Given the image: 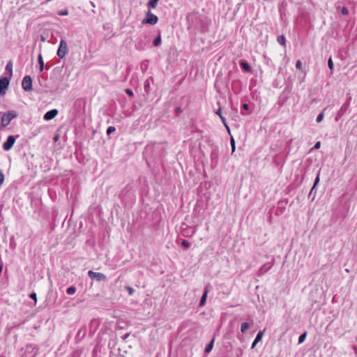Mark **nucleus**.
Here are the masks:
<instances>
[{
  "label": "nucleus",
  "instance_id": "f257e3e1",
  "mask_svg": "<svg viewBox=\"0 0 357 357\" xmlns=\"http://www.w3.org/2000/svg\"><path fill=\"white\" fill-rule=\"evenodd\" d=\"M17 116V114L15 111L11 110L7 112H5L2 114L0 124L3 128L8 126L10 121L15 119Z\"/></svg>",
  "mask_w": 357,
  "mask_h": 357
},
{
  "label": "nucleus",
  "instance_id": "f03ea898",
  "mask_svg": "<svg viewBox=\"0 0 357 357\" xmlns=\"http://www.w3.org/2000/svg\"><path fill=\"white\" fill-rule=\"evenodd\" d=\"M158 17L155 15L153 14L150 10H148L146 13L145 17L142 21V24H149L151 25H155L158 23Z\"/></svg>",
  "mask_w": 357,
  "mask_h": 357
},
{
  "label": "nucleus",
  "instance_id": "7ed1b4c3",
  "mask_svg": "<svg viewBox=\"0 0 357 357\" xmlns=\"http://www.w3.org/2000/svg\"><path fill=\"white\" fill-rule=\"evenodd\" d=\"M22 87L25 91H32V79L29 75L24 77L22 82Z\"/></svg>",
  "mask_w": 357,
  "mask_h": 357
},
{
  "label": "nucleus",
  "instance_id": "20e7f679",
  "mask_svg": "<svg viewBox=\"0 0 357 357\" xmlns=\"http://www.w3.org/2000/svg\"><path fill=\"white\" fill-rule=\"evenodd\" d=\"M9 78L6 77H0V96H3L6 93V91L9 86Z\"/></svg>",
  "mask_w": 357,
  "mask_h": 357
},
{
  "label": "nucleus",
  "instance_id": "39448f33",
  "mask_svg": "<svg viewBox=\"0 0 357 357\" xmlns=\"http://www.w3.org/2000/svg\"><path fill=\"white\" fill-rule=\"evenodd\" d=\"M88 275L91 279L98 282L105 281L106 280V276L102 273L89 271Z\"/></svg>",
  "mask_w": 357,
  "mask_h": 357
},
{
  "label": "nucleus",
  "instance_id": "423d86ee",
  "mask_svg": "<svg viewBox=\"0 0 357 357\" xmlns=\"http://www.w3.org/2000/svg\"><path fill=\"white\" fill-rule=\"evenodd\" d=\"M15 142V137L13 135L8 136L7 139L6 140V142H4L3 144V150L6 151L10 150L12 149V147L13 146Z\"/></svg>",
  "mask_w": 357,
  "mask_h": 357
},
{
  "label": "nucleus",
  "instance_id": "0eeeda50",
  "mask_svg": "<svg viewBox=\"0 0 357 357\" xmlns=\"http://www.w3.org/2000/svg\"><path fill=\"white\" fill-rule=\"evenodd\" d=\"M67 51V44L64 40H61L57 51V55L59 58H63Z\"/></svg>",
  "mask_w": 357,
  "mask_h": 357
},
{
  "label": "nucleus",
  "instance_id": "6e6552de",
  "mask_svg": "<svg viewBox=\"0 0 357 357\" xmlns=\"http://www.w3.org/2000/svg\"><path fill=\"white\" fill-rule=\"evenodd\" d=\"M58 114V110L56 109H51L47 112L44 116L43 119L45 121H50L53 119Z\"/></svg>",
  "mask_w": 357,
  "mask_h": 357
},
{
  "label": "nucleus",
  "instance_id": "1a4fd4ad",
  "mask_svg": "<svg viewBox=\"0 0 357 357\" xmlns=\"http://www.w3.org/2000/svg\"><path fill=\"white\" fill-rule=\"evenodd\" d=\"M351 98L349 97V98L347 100V102H345L343 105L341 107L340 111H339V113H338V115L340 116H343L347 111L349 107V105H350V101H351Z\"/></svg>",
  "mask_w": 357,
  "mask_h": 357
},
{
  "label": "nucleus",
  "instance_id": "9d476101",
  "mask_svg": "<svg viewBox=\"0 0 357 357\" xmlns=\"http://www.w3.org/2000/svg\"><path fill=\"white\" fill-rule=\"evenodd\" d=\"M266 331V328H264L262 331H260L256 335L255 340L253 341L252 344V349L255 348L257 345V344L260 342L263 337V335Z\"/></svg>",
  "mask_w": 357,
  "mask_h": 357
},
{
  "label": "nucleus",
  "instance_id": "9b49d317",
  "mask_svg": "<svg viewBox=\"0 0 357 357\" xmlns=\"http://www.w3.org/2000/svg\"><path fill=\"white\" fill-rule=\"evenodd\" d=\"M209 286H206L204 289V291L203 293V295L201 298V300H200V302H199V306L200 307H202L205 305L206 303V298H207V294L208 293V291H209Z\"/></svg>",
  "mask_w": 357,
  "mask_h": 357
},
{
  "label": "nucleus",
  "instance_id": "f8f14e48",
  "mask_svg": "<svg viewBox=\"0 0 357 357\" xmlns=\"http://www.w3.org/2000/svg\"><path fill=\"white\" fill-rule=\"evenodd\" d=\"M271 268V265L264 264L263 265L260 269L259 270L258 275H262L266 273L270 268Z\"/></svg>",
  "mask_w": 357,
  "mask_h": 357
},
{
  "label": "nucleus",
  "instance_id": "ddd939ff",
  "mask_svg": "<svg viewBox=\"0 0 357 357\" xmlns=\"http://www.w3.org/2000/svg\"><path fill=\"white\" fill-rule=\"evenodd\" d=\"M240 66L245 72H250L251 70V67L247 61H241Z\"/></svg>",
  "mask_w": 357,
  "mask_h": 357
},
{
  "label": "nucleus",
  "instance_id": "4468645a",
  "mask_svg": "<svg viewBox=\"0 0 357 357\" xmlns=\"http://www.w3.org/2000/svg\"><path fill=\"white\" fill-rule=\"evenodd\" d=\"M6 70L9 73L10 78L13 76V61H9L6 66Z\"/></svg>",
  "mask_w": 357,
  "mask_h": 357
},
{
  "label": "nucleus",
  "instance_id": "2eb2a0df",
  "mask_svg": "<svg viewBox=\"0 0 357 357\" xmlns=\"http://www.w3.org/2000/svg\"><path fill=\"white\" fill-rule=\"evenodd\" d=\"M151 82H153L152 77H149V78L146 79V81L144 82V91L146 93H149Z\"/></svg>",
  "mask_w": 357,
  "mask_h": 357
},
{
  "label": "nucleus",
  "instance_id": "dca6fc26",
  "mask_svg": "<svg viewBox=\"0 0 357 357\" xmlns=\"http://www.w3.org/2000/svg\"><path fill=\"white\" fill-rule=\"evenodd\" d=\"M145 46H146V42H143L142 39H140V40L138 41L137 43H136V44H135V47L138 50H144Z\"/></svg>",
  "mask_w": 357,
  "mask_h": 357
},
{
  "label": "nucleus",
  "instance_id": "f3484780",
  "mask_svg": "<svg viewBox=\"0 0 357 357\" xmlns=\"http://www.w3.org/2000/svg\"><path fill=\"white\" fill-rule=\"evenodd\" d=\"M250 327V324L247 322H243L241 325V332L245 333Z\"/></svg>",
  "mask_w": 357,
  "mask_h": 357
},
{
  "label": "nucleus",
  "instance_id": "a211bd4d",
  "mask_svg": "<svg viewBox=\"0 0 357 357\" xmlns=\"http://www.w3.org/2000/svg\"><path fill=\"white\" fill-rule=\"evenodd\" d=\"M38 61L39 63L40 71L42 72L44 70V61L40 54L38 56Z\"/></svg>",
  "mask_w": 357,
  "mask_h": 357
},
{
  "label": "nucleus",
  "instance_id": "6ab92c4d",
  "mask_svg": "<svg viewBox=\"0 0 357 357\" xmlns=\"http://www.w3.org/2000/svg\"><path fill=\"white\" fill-rule=\"evenodd\" d=\"M159 0H149L147 6L150 8H155L158 5V2Z\"/></svg>",
  "mask_w": 357,
  "mask_h": 357
},
{
  "label": "nucleus",
  "instance_id": "aec40b11",
  "mask_svg": "<svg viewBox=\"0 0 357 357\" xmlns=\"http://www.w3.org/2000/svg\"><path fill=\"white\" fill-rule=\"evenodd\" d=\"M161 43V36L159 34L155 39L153 40V44L155 47L159 46Z\"/></svg>",
  "mask_w": 357,
  "mask_h": 357
},
{
  "label": "nucleus",
  "instance_id": "412c9836",
  "mask_svg": "<svg viewBox=\"0 0 357 357\" xmlns=\"http://www.w3.org/2000/svg\"><path fill=\"white\" fill-rule=\"evenodd\" d=\"M213 343H214V340L213 339L209 342V344L206 347V348H205V352L206 353H209L212 350L213 347Z\"/></svg>",
  "mask_w": 357,
  "mask_h": 357
},
{
  "label": "nucleus",
  "instance_id": "4be33fe9",
  "mask_svg": "<svg viewBox=\"0 0 357 357\" xmlns=\"http://www.w3.org/2000/svg\"><path fill=\"white\" fill-rule=\"evenodd\" d=\"M286 42L285 37L282 35L278 37V43L281 45H284Z\"/></svg>",
  "mask_w": 357,
  "mask_h": 357
},
{
  "label": "nucleus",
  "instance_id": "5701e85b",
  "mask_svg": "<svg viewBox=\"0 0 357 357\" xmlns=\"http://www.w3.org/2000/svg\"><path fill=\"white\" fill-rule=\"evenodd\" d=\"M306 335H307V333L305 332V333H303V334H301L299 336V337H298V344H301V343H303L305 341V340L306 338Z\"/></svg>",
  "mask_w": 357,
  "mask_h": 357
},
{
  "label": "nucleus",
  "instance_id": "b1692460",
  "mask_svg": "<svg viewBox=\"0 0 357 357\" xmlns=\"http://www.w3.org/2000/svg\"><path fill=\"white\" fill-rule=\"evenodd\" d=\"M230 144H231V153H234L236 150V146H235V140L232 137L230 139Z\"/></svg>",
  "mask_w": 357,
  "mask_h": 357
},
{
  "label": "nucleus",
  "instance_id": "393cba45",
  "mask_svg": "<svg viewBox=\"0 0 357 357\" xmlns=\"http://www.w3.org/2000/svg\"><path fill=\"white\" fill-rule=\"evenodd\" d=\"M115 130H116L115 127H114V126H109V127H108V128H107V132H107V135H111L112 133L114 132H115Z\"/></svg>",
  "mask_w": 357,
  "mask_h": 357
},
{
  "label": "nucleus",
  "instance_id": "a878e982",
  "mask_svg": "<svg viewBox=\"0 0 357 357\" xmlns=\"http://www.w3.org/2000/svg\"><path fill=\"white\" fill-rule=\"evenodd\" d=\"M324 112H321L320 114H318V116H317V117L316 119V121L317 123H320L324 119Z\"/></svg>",
  "mask_w": 357,
  "mask_h": 357
},
{
  "label": "nucleus",
  "instance_id": "bb28decb",
  "mask_svg": "<svg viewBox=\"0 0 357 357\" xmlns=\"http://www.w3.org/2000/svg\"><path fill=\"white\" fill-rule=\"evenodd\" d=\"M195 229H192V230L191 231V233H190V231H189L188 229H187V230H184V231H183V235H184L185 236H192V235L195 234Z\"/></svg>",
  "mask_w": 357,
  "mask_h": 357
},
{
  "label": "nucleus",
  "instance_id": "cd10ccee",
  "mask_svg": "<svg viewBox=\"0 0 357 357\" xmlns=\"http://www.w3.org/2000/svg\"><path fill=\"white\" fill-rule=\"evenodd\" d=\"M76 291V288L74 286H71L68 287V294H74Z\"/></svg>",
  "mask_w": 357,
  "mask_h": 357
},
{
  "label": "nucleus",
  "instance_id": "c85d7f7f",
  "mask_svg": "<svg viewBox=\"0 0 357 357\" xmlns=\"http://www.w3.org/2000/svg\"><path fill=\"white\" fill-rule=\"evenodd\" d=\"M181 245L185 248H188L190 247V243L186 240H183L181 241Z\"/></svg>",
  "mask_w": 357,
  "mask_h": 357
},
{
  "label": "nucleus",
  "instance_id": "c756f323",
  "mask_svg": "<svg viewBox=\"0 0 357 357\" xmlns=\"http://www.w3.org/2000/svg\"><path fill=\"white\" fill-rule=\"evenodd\" d=\"M328 66L331 70H333V62L331 58H329L328 60Z\"/></svg>",
  "mask_w": 357,
  "mask_h": 357
},
{
  "label": "nucleus",
  "instance_id": "7c9ffc66",
  "mask_svg": "<svg viewBox=\"0 0 357 357\" xmlns=\"http://www.w3.org/2000/svg\"><path fill=\"white\" fill-rule=\"evenodd\" d=\"M29 297H30L31 299L34 300V301H35V305H36V301H37V296H36V294L35 292H32V293H31V294H30Z\"/></svg>",
  "mask_w": 357,
  "mask_h": 357
},
{
  "label": "nucleus",
  "instance_id": "2f4dec72",
  "mask_svg": "<svg viewBox=\"0 0 357 357\" xmlns=\"http://www.w3.org/2000/svg\"><path fill=\"white\" fill-rule=\"evenodd\" d=\"M126 289H127V291H128L129 295H130V296H131V295H132V294H133V293H134L135 290H134V289H133L132 287H129V286H127V287H126Z\"/></svg>",
  "mask_w": 357,
  "mask_h": 357
},
{
  "label": "nucleus",
  "instance_id": "473e14b6",
  "mask_svg": "<svg viewBox=\"0 0 357 357\" xmlns=\"http://www.w3.org/2000/svg\"><path fill=\"white\" fill-rule=\"evenodd\" d=\"M220 119L222 120V122L223 123V124L225 126V127L227 128L228 132H229V126L227 125L226 123V119L223 116H220Z\"/></svg>",
  "mask_w": 357,
  "mask_h": 357
},
{
  "label": "nucleus",
  "instance_id": "72a5a7b5",
  "mask_svg": "<svg viewBox=\"0 0 357 357\" xmlns=\"http://www.w3.org/2000/svg\"><path fill=\"white\" fill-rule=\"evenodd\" d=\"M348 13H349L348 9L346 7L344 6L341 8V13L342 15H346L348 14Z\"/></svg>",
  "mask_w": 357,
  "mask_h": 357
},
{
  "label": "nucleus",
  "instance_id": "f704fd0d",
  "mask_svg": "<svg viewBox=\"0 0 357 357\" xmlns=\"http://www.w3.org/2000/svg\"><path fill=\"white\" fill-rule=\"evenodd\" d=\"M319 182V174H317L314 182V188H316Z\"/></svg>",
  "mask_w": 357,
  "mask_h": 357
},
{
  "label": "nucleus",
  "instance_id": "c9c22d12",
  "mask_svg": "<svg viewBox=\"0 0 357 357\" xmlns=\"http://www.w3.org/2000/svg\"><path fill=\"white\" fill-rule=\"evenodd\" d=\"M126 93L130 97H133L134 96V93H133V91L130 89H126Z\"/></svg>",
  "mask_w": 357,
  "mask_h": 357
},
{
  "label": "nucleus",
  "instance_id": "e433bc0d",
  "mask_svg": "<svg viewBox=\"0 0 357 357\" xmlns=\"http://www.w3.org/2000/svg\"><path fill=\"white\" fill-rule=\"evenodd\" d=\"M4 181V175L2 171L0 169V185L3 183Z\"/></svg>",
  "mask_w": 357,
  "mask_h": 357
},
{
  "label": "nucleus",
  "instance_id": "4c0bfd02",
  "mask_svg": "<svg viewBox=\"0 0 357 357\" xmlns=\"http://www.w3.org/2000/svg\"><path fill=\"white\" fill-rule=\"evenodd\" d=\"M301 66H302V63L300 60H298L296 62V68H298V69H301Z\"/></svg>",
  "mask_w": 357,
  "mask_h": 357
},
{
  "label": "nucleus",
  "instance_id": "58836bf2",
  "mask_svg": "<svg viewBox=\"0 0 357 357\" xmlns=\"http://www.w3.org/2000/svg\"><path fill=\"white\" fill-rule=\"evenodd\" d=\"M58 14L59 15H67V9L59 11Z\"/></svg>",
  "mask_w": 357,
  "mask_h": 357
},
{
  "label": "nucleus",
  "instance_id": "ea45409f",
  "mask_svg": "<svg viewBox=\"0 0 357 357\" xmlns=\"http://www.w3.org/2000/svg\"><path fill=\"white\" fill-rule=\"evenodd\" d=\"M242 109H245V110H248V109H249V105H248V104H247V103H244V104H243V105H242Z\"/></svg>",
  "mask_w": 357,
  "mask_h": 357
},
{
  "label": "nucleus",
  "instance_id": "a19ab883",
  "mask_svg": "<svg viewBox=\"0 0 357 357\" xmlns=\"http://www.w3.org/2000/svg\"><path fill=\"white\" fill-rule=\"evenodd\" d=\"M320 146H321V142H317L315 144H314V148L315 149H318L320 148Z\"/></svg>",
  "mask_w": 357,
  "mask_h": 357
},
{
  "label": "nucleus",
  "instance_id": "79ce46f5",
  "mask_svg": "<svg viewBox=\"0 0 357 357\" xmlns=\"http://www.w3.org/2000/svg\"><path fill=\"white\" fill-rule=\"evenodd\" d=\"M216 114L220 117V116H222L221 114V108H219L218 110L216 112Z\"/></svg>",
  "mask_w": 357,
  "mask_h": 357
},
{
  "label": "nucleus",
  "instance_id": "37998d69",
  "mask_svg": "<svg viewBox=\"0 0 357 357\" xmlns=\"http://www.w3.org/2000/svg\"><path fill=\"white\" fill-rule=\"evenodd\" d=\"M315 188H314V185H313L312 188H311L310 192L309 197L311 196V195L312 194L313 191L315 190Z\"/></svg>",
  "mask_w": 357,
  "mask_h": 357
},
{
  "label": "nucleus",
  "instance_id": "c03bdc74",
  "mask_svg": "<svg viewBox=\"0 0 357 357\" xmlns=\"http://www.w3.org/2000/svg\"><path fill=\"white\" fill-rule=\"evenodd\" d=\"M58 138H59V136H58V135H56V136H55V137H54V139L55 141H56V140L58 139Z\"/></svg>",
  "mask_w": 357,
  "mask_h": 357
},
{
  "label": "nucleus",
  "instance_id": "a18cd8bd",
  "mask_svg": "<svg viewBox=\"0 0 357 357\" xmlns=\"http://www.w3.org/2000/svg\"><path fill=\"white\" fill-rule=\"evenodd\" d=\"M41 40H42V41H45V37H44V36H41Z\"/></svg>",
  "mask_w": 357,
  "mask_h": 357
},
{
  "label": "nucleus",
  "instance_id": "49530a36",
  "mask_svg": "<svg viewBox=\"0 0 357 357\" xmlns=\"http://www.w3.org/2000/svg\"><path fill=\"white\" fill-rule=\"evenodd\" d=\"M2 268H3L2 265H1V264H0V273H1V271H2Z\"/></svg>",
  "mask_w": 357,
  "mask_h": 357
},
{
  "label": "nucleus",
  "instance_id": "de8ad7c7",
  "mask_svg": "<svg viewBox=\"0 0 357 357\" xmlns=\"http://www.w3.org/2000/svg\"><path fill=\"white\" fill-rule=\"evenodd\" d=\"M128 335H129V334H126V335H124V338L128 337Z\"/></svg>",
  "mask_w": 357,
  "mask_h": 357
},
{
  "label": "nucleus",
  "instance_id": "09e8293b",
  "mask_svg": "<svg viewBox=\"0 0 357 357\" xmlns=\"http://www.w3.org/2000/svg\"><path fill=\"white\" fill-rule=\"evenodd\" d=\"M1 114V113L0 112V114Z\"/></svg>",
  "mask_w": 357,
  "mask_h": 357
}]
</instances>
